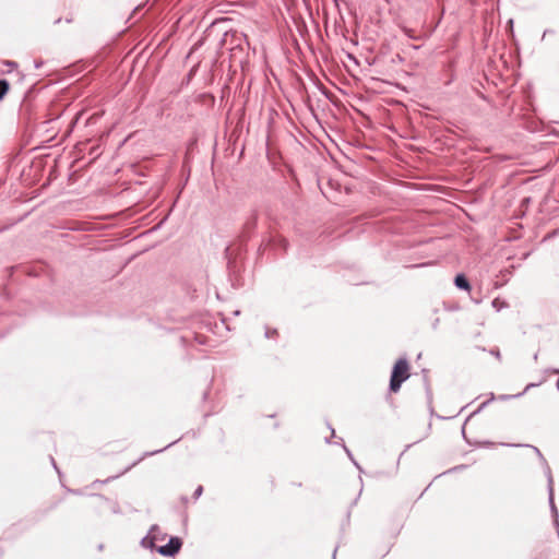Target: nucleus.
Here are the masks:
<instances>
[{"label":"nucleus","instance_id":"obj_1","mask_svg":"<svg viewBox=\"0 0 559 559\" xmlns=\"http://www.w3.org/2000/svg\"><path fill=\"white\" fill-rule=\"evenodd\" d=\"M411 377V365L405 358H400L393 366L391 379H390V390L393 393L400 391L401 385L404 381H406Z\"/></svg>","mask_w":559,"mask_h":559},{"label":"nucleus","instance_id":"obj_2","mask_svg":"<svg viewBox=\"0 0 559 559\" xmlns=\"http://www.w3.org/2000/svg\"><path fill=\"white\" fill-rule=\"evenodd\" d=\"M182 546V542L179 537H171L168 544L157 548V551L163 556L176 555Z\"/></svg>","mask_w":559,"mask_h":559},{"label":"nucleus","instance_id":"obj_5","mask_svg":"<svg viewBox=\"0 0 559 559\" xmlns=\"http://www.w3.org/2000/svg\"><path fill=\"white\" fill-rule=\"evenodd\" d=\"M403 31H404V33H405L408 37H411V38H413V39H417V38H418V36H417V34H416V32H415L414 29H411V28H407V27H403Z\"/></svg>","mask_w":559,"mask_h":559},{"label":"nucleus","instance_id":"obj_4","mask_svg":"<svg viewBox=\"0 0 559 559\" xmlns=\"http://www.w3.org/2000/svg\"><path fill=\"white\" fill-rule=\"evenodd\" d=\"M10 88V85L8 81L0 80V100L4 97V95L8 93Z\"/></svg>","mask_w":559,"mask_h":559},{"label":"nucleus","instance_id":"obj_3","mask_svg":"<svg viewBox=\"0 0 559 559\" xmlns=\"http://www.w3.org/2000/svg\"><path fill=\"white\" fill-rule=\"evenodd\" d=\"M454 283L461 289L471 290V285H469L468 281L462 274H459L455 276Z\"/></svg>","mask_w":559,"mask_h":559}]
</instances>
